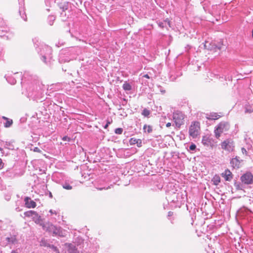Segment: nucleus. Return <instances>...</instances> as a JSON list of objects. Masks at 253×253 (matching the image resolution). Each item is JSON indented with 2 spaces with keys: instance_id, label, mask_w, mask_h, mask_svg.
Segmentation results:
<instances>
[{
  "instance_id": "46",
  "label": "nucleus",
  "mask_w": 253,
  "mask_h": 253,
  "mask_svg": "<svg viewBox=\"0 0 253 253\" xmlns=\"http://www.w3.org/2000/svg\"><path fill=\"white\" fill-rule=\"evenodd\" d=\"M109 124V123H108V124H107L105 125V127H104L105 128H107V127L108 126V124Z\"/></svg>"
},
{
  "instance_id": "34",
  "label": "nucleus",
  "mask_w": 253,
  "mask_h": 253,
  "mask_svg": "<svg viewBox=\"0 0 253 253\" xmlns=\"http://www.w3.org/2000/svg\"><path fill=\"white\" fill-rule=\"evenodd\" d=\"M34 151L37 152H40L41 150L38 147H35L34 149Z\"/></svg>"
},
{
  "instance_id": "3",
  "label": "nucleus",
  "mask_w": 253,
  "mask_h": 253,
  "mask_svg": "<svg viewBox=\"0 0 253 253\" xmlns=\"http://www.w3.org/2000/svg\"><path fill=\"white\" fill-rule=\"evenodd\" d=\"M222 149L228 152H232L235 149V143L231 138L226 139L220 144Z\"/></svg>"
},
{
  "instance_id": "6",
  "label": "nucleus",
  "mask_w": 253,
  "mask_h": 253,
  "mask_svg": "<svg viewBox=\"0 0 253 253\" xmlns=\"http://www.w3.org/2000/svg\"><path fill=\"white\" fill-rule=\"evenodd\" d=\"M242 182L246 184H251L253 183V175L250 172H247L241 177Z\"/></svg>"
},
{
  "instance_id": "7",
  "label": "nucleus",
  "mask_w": 253,
  "mask_h": 253,
  "mask_svg": "<svg viewBox=\"0 0 253 253\" xmlns=\"http://www.w3.org/2000/svg\"><path fill=\"white\" fill-rule=\"evenodd\" d=\"M213 139L209 135H206L203 136L202 139V143L205 146H213Z\"/></svg>"
},
{
  "instance_id": "33",
  "label": "nucleus",
  "mask_w": 253,
  "mask_h": 253,
  "mask_svg": "<svg viewBox=\"0 0 253 253\" xmlns=\"http://www.w3.org/2000/svg\"><path fill=\"white\" fill-rule=\"evenodd\" d=\"M62 140H64V141H69L70 138L68 137H67V136H64L62 138Z\"/></svg>"
},
{
  "instance_id": "25",
  "label": "nucleus",
  "mask_w": 253,
  "mask_h": 253,
  "mask_svg": "<svg viewBox=\"0 0 253 253\" xmlns=\"http://www.w3.org/2000/svg\"><path fill=\"white\" fill-rule=\"evenodd\" d=\"M5 77L7 82H9L10 84H14L16 82L15 79H11L10 77H6V76Z\"/></svg>"
},
{
  "instance_id": "42",
  "label": "nucleus",
  "mask_w": 253,
  "mask_h": 253,
  "mask_svg": "<svg viewBox=\"0 0 253 253\" xmlns=\"http://www.w3.org/2000/svg\"><path fill=\"white\" fill-rule=\"evenodd\" d=\"M1 164H2V160L1 159H0V168H1Z\"/></svg>"
},
{
  "instance_id": "32",
  "label": "nucleus",
  "mask_w": 253,
  "mask_h": 253,
  "mask_svg": "<svg viewBox=\"0 0 253 253\" xmlns=\"http://www.w3.org/2000/svg\"><path fill=\"white\" fill-rule=\"evenodd\" d=\"M241 151H242V152L243 154H245L247 155V150H246V149L245 148H242L241 149Z\"/></svg>"
},
{
  "instance_id": "12",
  "label": "nucleus",
  "mask_w": 253,
  "mask_h": 253,
  "mask_svg": "<svg viewBox=\"0 0 253 253\" xmlns=\"http://www.w3.org/2000/svg\"><path fill=\"white\" fill-rule=\"evenodd\" d=\"M65 245L68 248V252L69 253H79V252L73 245L66 243Z\"/></svg>"
},
{
  "instance_id": "49",
  "label": "nucleus",
  "mask_w": 253,
  "mask_h": 253,
  "mask_svg": "<svg viewBox=\"0 0 253 253\" xmlns=\"http://www.w3.org/2000/svg\"><path fill=\"white\" fill-rule=\"evenodd\" d=\"M2 149L1 148H0V151H2Z\"/></svg>"
},
{
  "instance_id": "48",
  "label": "nucleus",
  "mask_w": 253,
  "mask_h": 253,
  "mask_svg": "<svg viewBox=\"0 0 253 253\" xmlns=\"http://www.w3.org/2000/svg\"><path fill=\"white\" fill-rule=\"evenodd\" d=\"M252 36L253 37V31H252Z\"/></svg>"
},
{
  "instance_id": "1",
  "label": "nucleus",
  "mask_w": 253,
  "mask_h": 253,
  "mask_svg": "<svg viewBox=\"0 0 253 253\" xmlns=\"http://www.w3.org/2000/svg\"><path fill=\"white\" fill-rule=\"evenodd\" d=\"M43 230L52 233L55 236L65 237L66 236L65 231L61 227H58L50 223H46L42 225Z\"/></svg>"
},
{
  "instance_id": "21",
  "label": "nucleus",
  "mask_w": 253,
  "mask_h": 253,
  "mask_svg": "<svg viewBox=\"0 0 253 253\" xmlns=\"http://www.w3.org/2000/svg\"><path fill=\"white\" fill-rule=\"evenodd\" d=\"M24 215L26 216L32 218L34 215H36V212L33 211H29L24 212Z\"/></svg>"
},
{
  "instance_id": "20",
  "label": "nucleus",
  "mask_w": 253,
  "mask_h": 253,
  "mask_svg": "<svg viewBox=\"0 0 253 253\" xmlns=\"http://www.w3.org/2000/svg\"><path fill=\"white\" fill-rule=\"evenodd\" d=\"M231 164L234 167H239L240 162L237 158H233L231 161Z\"/></svg>"
},
{
  "instance_id": "19",
  "label": "nucleus",
  "mask_w": 253,
  "mask_h": 253,
  "mask_svg": "<svg viewBox=\"0 0 253 253\" xmlns=\"http://www.w3.org/2000/svg\"><path fill=\"white\" fill-rule=\"evenodd\" d=\"M219 9V7L217 5H214L212 6L211 9V12L212 14H217L218 12V10Z\"/></svg>"
},
{
  "instance_id": "13",
  "label": "nucleus",
  "mask_w": 253,
  "mask_h": 253,
  "mask_svg": "<svg viewBox=\"0 0 253 253\" xmlns=\"http://www.w3.org/2000/svg\"><path fill=\"white\" fill-rule=\"evenodd\" d=\"M220 115H218L216 113H211L210 114H207L206 118L208 120H217L219 118Z\"/></svg>"
},
{
  "instance_id": "2",
  "label": "nucleus",
  "mask_w": 253,
  "mask_h": 253,
  "mask_svg": "<svg viewBox=\"0 0 253 253\" xmlns=\"http://www.w3.org/2000/svg\"><path fill=\"white\" fill-rule=\"evenodd\" d=\"M230 127V124L227 122H221L218 124L214 128V133L215 137L219 138L221 134L228 131Z\"/></svg>"
},
{
  "instance_id": "38",
  "label": "nucleus",
  "mask_w": 253,
  "mask_h": 253,
  "mask_svg": "<svg viewBox=\"0 0 253 253\" xmlns=\"http://www.w3.org/2000/svg\"><path fill=\"white\" fill-rule=\"evenodd\" d=\"M171 126V123H168L167 124H166V126L167 127H169V126Z\"/></svg>"
},
{
  "instance_id": "30",
  "label": "nucleus",
  "mask_w": 253,
  "mask_h": 253,
  "mask_svg": "<svg viewBox=\"0 0 253 253\" xmlns=\"http://www.w3.org/2000/svg\"><path fill=\"white\" fill-rule=\"evenodd\" d=\"M48 19L49 20V24L50 25H52V24H53L52 21L54 20L55 17L53 16H50L48 17Z\"/></svg>"
},
{
  "instance_id": "14",
  "label": "nucleus",
  "mask_w": 253,
  "mask_h": 253,
  "mask_svg": "<svg viewBox=\"0 0 253 253\" xmlns=\"http://www.w3.org/2000/svg\"><path fill=\"white\" fill-rule=\"evenodd\" d=\"M6 240L9 244L15 245L17 243V240L15 236H11L10 237H6Z\"/></svg>"
},
{
  "instance_id": "36",
  "label": "nucleus",
  "mask_w": 253,
  "mask_h": 253,
  "mask_svg": "<svg viewBox=\"0 0 253 253\" xmlns=\"http://www.w3.org/2000/svg\"><path fill=\"white\" fill-rule=\"evenodd\" d=\"M49 212L51 213V214H56V211H54L52 210H50L49 211Z\"/></svg>"
},
{
  "instance_id": "41",
  "label": "nucleus",
  "mask_w": 253,
  "mask_h": 253,
  "mask_svg": "<svg viewBox=\"0 0 253 253\" xmlns=\"http://www.w3.org/2000/svg\"><path fill=\"white\" fill-rule=\"evenodd\" d=\"M109 188V187H107V188H105V189H108ZM105 189V188H98V189H99V190H102V189Z\"/></svg>"
},
{
  "instance_id": "15",
  "label": "nucleus",
  "mask_w": 253,
  "mask_h": 253,
  "mask_svg": "<svg viewBox=\"0 0 253 253\" xmlns=\"http://www.w3.org/2000/svg\"><path fill=\"white\" fill-rule=\"evenodd\" d=\"M129 142L131 144H136L137 146H138V147L141 146L142 141L141 139H136L134 138H131L130 139Z\"/></svg>"
},
{
  "instance_id": "17",
  "label": "nucleus",
  "mask_w": 253,
  "mask_h": 253,
  "mask_svg": "<svg viewBox=\"0 0 253 253\" xmlns=\"http://www.w3.org/2000/svg\"><path fill=\"white\" fill-rule=\"evenodd\" d=\"M123 88L126 91H129L132 88L131 85L129 83L125 82L123 85Z\"/></svg>"
},
{
  "instance_id": "10",
  "label": "nucleus",
  "mask_w": 253,
  "mask_h": 253,
  "mask_svg": "<svg viewBox=\"0 0 253 253\" xmlns=\"http://www.w3.org/2000/svg\"><path fill=\"white\" fill-rule=\"evenodd\" d=\"M158 24L159 26L161 28H166L167 29H168V26L169 27H171L170 21L168 19L163 22H159Z\"/></svg>"
},
{
  "instance_id": "16",
  "label": "nucleus",
  "mask_w": 253,
  "mask_h": 253,
  "mask_svg": "<svg viewBox=\"0 0 253 253\" xmlns=\"http://www.w3.org/2000/svg\"><path fill=\"white\" fill-rule=\"evenodd\" d=\"M33 220L35 221V222L37 224H39L41 225H43L42 224V220L41 216L38 215V214L36 212V215H34L32 218Z\"/></svg>"
},
{
  "instance_id": "29",
  "label": "nucleus",
  "mask_w": 253,
  "mask_h": 253,
  "mask_svg": "<svg viewBox=\"0 0 253 253\" xmlns=\"http://www.w3.org/2000/svg\"><path fill=\"white\" fill-rule=\"evenodd\" d=\"M63 187L67 190H71L72 188V187L68 184L63 185Z\"/></svg>"
},
{
  "instance_id": "39",
  "label": "nucleus",
  "mask_w": 253,
  "mask_h": 253,
  "mask_svg": "<svg viewBox=\"0 0 253 253\" xmlns=\"http://www.w3.org/2000/svg\"><path fill=\"white\" fill-rule=\"evenodd\" d=\"M21 17L23 18V19L25 20V21H26V16H25V17L24 16V14L21 15Z\"/></svg>"
},
{
  "instance_id": "31",
  "label": "nucleus",
  "mask_w": 253,
  "mask_h": 253,
  "mask_svg": "<svg viewBox=\"0 0 253 253\" xmlns=\"http://www.w3.org/2000/svg\"><path fill=\"white\" fill-rule=\"evenodd\" d=\"M196 145L194 144H192L189 147V149L191 151H194L196 149Z\"/></svg>"
},
{
  "instance_id": "4",
  "label": "nucleus",
  "mask_w": 253,
  "mask_h": 253,
  "mask_svg": "<svg viewBox=\"0 0 253 253\" xmlns=\"http://www.w3.org/2000/svg\"><path fill=\"white\" fill-rule=\"evenodd\" d=\"M200 123L198 122L193 123L189 129V133L191 137L195 138L200 134Z\"/></svg>"
},
{
  "instance_id": "40",
  "label": "nucleus",
  "mask_w": 253,
  "mask_h": 253,
  "mask_svg": "<svg viewBox=\"0 0 253 253\" xmlns=\"http://www.w3.org/2000/svg\"><path fill=\"white\" fill-rule=\"evenodd\" d=\"M42 60L43 62H45V57L44 56H43L42 57Z\"/></svg>"
},
{
  "instance_id": "9",
  "label": "nucleus",
  "mask_w": 253,
  "mask_h": 253,
  "mask_svg": "<svg viewBox=\"0 0 253 253\" xmlns=\"http://www.w3.org/2000/svg\"><path fill=\"white\" fill-rule=\"evenodd\" d=\"M25 202L26 206L28 208H34L36 206V203L28 197L25 198Z\"/></svg>"
},
{
  "instance_id": "37",
  "label": "nucleus",
  "mask_w": 253,
  "mask_h": 253,
  "mask_svg": "<svg viewBox=\"0 0 253 253\" xmlns=\"http://www.w3.org/2000/svg\"><path fill=\"white\" fill-rule=\"evenodd\" d=\"M143 77H144V78H147V79H149V78H150V77H149V76H148V74H145V75H144L143 76Z\"/></svg>"
},
{
  "instance_id": "23",
  "label": "nucleus",
  "mask_w": 253,
  "mask_h": 253,
  "mask_svg": "<svg viewBox=\"0 0 253 253\" xmlns=\"http://www.w3.org/2000/svg\"><path fill=\"white\" fill-rule=\"evenodd\" d=\"M4 147L8 149L12 150L14 149V147L11 142H5L4 143Z\"/></svg>"
},
{
  "instance_id": "44",
  "label": "nucleus",
  "mask_w": 253,
  "mask_h": 253,
  "mask_svg": "<svg viewBox=\"0 0 253 253\" xmlns=\"http://www.w3.org/2000/svg\"><path fill=\"white\" fill-rule=\"evenodd\" d=\"M49 197H50V198H52V194H51V192H49Z\"/></svg>"
},
{
  "instance_id": "22",
  "label": "nucleus",
  "mask_w": 253,
  "mask_h": 253,
  "mask_svg": "<svg viewBox=\"0 0 253 253\" xmlns=\"http://www.w3.org/2000/svg\"><path fill=\"white\" fill-rule=\"evenodd\" d=\"M212 181L214 185H217L220 182V178L218 175H215L213 177Z\"/></svg>"
},
{
  "instance_id": "18",
  "label": "nucleus",
  "mask_w": 253,
  "mask_h": 253,
  "mask_svg": "<svg viewBox=\"0 0 253 253\" xmlns=\"http://www.w3.org/2000/svg\"><path fill=\"white\" fill-rule=\"evenodd\" d=\"M2 119L6 120V122H5V123H4V127H9L12 125V124L13 123V121L12 120L9 119L5 117H2Z\"/></svg>"
},
{
  "instance_id": "24",
  "label": "nucleus",
  "mask_w": 253,
  "mask_h": 253,
  "mask_svg": "<svg viewBox=\"0 0 253 253\" xmlns=\"http://www.w3.org/2000/svg\"><path fill=\"white\" fill-rule=\"evenodd\" d=\"M144 131L145 132L150 133L152 131V127L150 126L145 125L143 126Z\"/></svg>"
},
{
  "instance_id": "26",
  "label": "nucleus",
  "mask_w": 253,
  "mask_h": 253,
  "mask_svg": "<svg viewBox=\"0 0 253 253\" xmlns=\"http://www.w3.org/2000/svg\"><path fill=\"white\" fill-rule=\"evenodd\" d=\"M150 112L148 110L145 109L143 110L142 115L145 117H148L150 115Z\"/></svg>"
},
{
  "instance_id": "28",
  "label": "nucleus",
  "mask_w": 253,
  "mask_h": 253,
  "mask_svg": "<svg viewBox=\"0 0 253 253\" xmlns=\"http://www.w3.org/2000/svg\"><path fill=\"white\" fill-rule=\"evenodd\" d=\"M123 131L122 128H117L115 129V132L116 134H121L122 133Z\"/></svg>"
},
{
  "instance_id": "47",
  "label": "nucleus",
  "mask_w": 253,
  "mask_h": 253,
  "mask_svg": "<svg viewBox=\"0 0 253 253\" xmlns=\"http://www.w3.org/2000/svg\"><path fill=\"white\" fill-rule=\"evenodd\" d=\"M19 12H20V14L21 15V10H20Z\"/></svg>"
},
{
  "instance_id": "45",
  "label": "nucleus",
  "mask_w": 253,
  "mask_h": 253,
  "mask_svg": "<svg viewBox=\"0 0 253 253\" xmlns=\"http://www.w3.org/2000/svg\"><path fill=\"white\" fill-rule=\"evenodd\" d=\"M172 215V212H169V216H171Z\"/></svg>"
},
{
  "instance_id": "27",
  "label": "nucleus",
  "mask_w": 253,
  "mask_h": 253,
  "mask_svg": "<svg viewBox=\"0 0 253 253\" xmlns=\"http://www.w3.org/2000/svg\"><path fill=\"white\" fill-rule=\"evenodd\" d=\"M49 248H50L51 250H52L53 251L55 252L56 253H60L58 250L57 249V248L53 245H48L47 246Z\"/></svg>"
},
{
  "instance_id": "5",
  "label": "nucleus",
  "mask_w": 253,
  "mask_h": 253,
  "mask_svg": "<svg viewBox=\"0 0 253 253\" xmlns=\"http://www.w3.org/2000/svg\"><path fill=\"white\" fill-rule=\"evenodd\" d=\"M184 115L179 112H175L173 114V119L176 126L179 127L183 123Z\"/></svg>"
},
{
  "instance_id": "11",
  "label": "nucleus",
  "mask_w": 253,
  "mask_h": 253,
  "mask_svg": "<svg viewBox=\"0 0 253 253\" xmlns=\"http://www.w3.org/2000/svg\"><path fill=\"white\" fill-rule=\"evenodd\" d=\"M222 176L225 178V179L226 181H229L232 178V173L228 169H226L224 171V172L222 173Z\"/></svg>"
},
{
  "instance_id": "8",
  "label": "nucleus",
  "mask_w": 253,
  "mask_h": 253,
  "mask_svg": "<svg viewBox=\"0 0 253 253\" xmlns=\"http://www.w3.org/2000/svg\"><path fill=\"white\" fill-rule=\"evenodd\" d=\"M204 48L205 49H208L210 50H215L216 51V49L220 50L222 49L221 45H219L218 46L215 45L213 43H211L209 42H206L204 45Z\"/></svg>"
},
{
  "instance_id": "35",
  "label": "nucleus",
  "mask_w": 253,
  "mask_h": 253,
  "mask_svg": "<svg viewBox=\"0 0 253 253\" xmlns=\"http://www.w3.org/2000/svg\"><path fill=\"white\" fill-rule=\"evenodd\" d=\"M41 245L44 246H46V244L45 243V241L42 240L41 242Z\"/></svg>"
},
{
  "instance_id": "43",
  "label": "nucleus",
  "mask_w": 253,
  "mask_h": 253,
  "mask_svg": "<svg viewBox=\"0 0 253 253\" xmlns=\"http://www.w3.org/2000/svg\"><path fill=\"white\" fill-rule=\"evenodd\" d=\"M11 253H18L16 251H12Z\"/></svg>"
}]
</instances>
